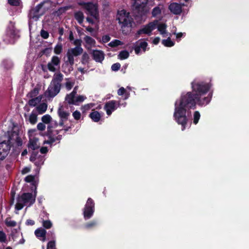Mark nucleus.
Instances as JSON below:
<instances>
[{"label":"nucleus","instance_id":"obj_1","mask_svg":"<svg viewBox=\"0 0 249 249\" xmlns=\"http://www.w3.org/2000/svg\"><path fill=\"white\" fill-rule=\"evenodd\" d=\"M197 98L192 92H183L179 100L175 103L173 117L176 122L181 125L182 130L185 129L188 121L186 113L187 111L196 108Z\"/></svg>","mask_w":249,"mask_h":249},{"label":"nucleus","instance_id":"obj_2","mask_svg":"<svg viewBox=\"0 0 249 249\" xmlns=\"http://www.w3.org/2000/svg\"><path fill=\"white\" fill-rule=\"evenodd\" d=\"M63 75L59 72L54 74L53 78L48 87L45 94L48 97L53 98L59 92L61 89V82L63 80Z\"/></svg>","mask_w":249,"mask_h":249},{"label":"nucleus","instance_id":"obj_3","mask_svg":"<svg viewBox=\"0 0 249 249\" xmlns=\"http://www.w3.org/2000/svg\"><path fill=\"white\" fill-rule=\"evenodd\" d=\"M210 83H207L203 81H193L191 83V86L193 93L198 97V96H202L210 90L211 87Z\"/></svg>","mask_w":249,"mask_h":249},{"label":"nucleus","instance_id":"obj_4","mask_svg":"<svg viewBox=\"0 0 249 249\" xmlns=\"http://www.w3.org/2000/svg\"><path fill=\"white\" fill-rule=\"evenodd\" d=\"M116 19L118 20V23L121 25L122 29L132 26L133 19L130 17L129 13L124 9L118 11Z\"/></svg>","mask_w":249,"mask_h":249},{"label":"nucleus","instance_id":"obj_5","mask_svg":"<svg viewBox=\"0 0 249 249\" xmlns=\"http://www.w3.org/2000/svg\"><path fill=\"white\" fill-rule=\"evenodd\" d=\"M78 5L82 6L86 9L90 15L93 17L95 19L99 18V14L98 10V6L97 4H94L92 2H80Z\"/></svg>","mask_w":249,"mask_h":249},{"label":"nucleus","instance_id":"obj_6","mask_svg":"<svg viewBox=\"0 0 249 249\" xmlns=\"http://www.w3.org/2000/svg\"><path fill=\"white\" fill-rule=\"evenodd\" d=\"M158 23V21L157 20H155L144 25L142 28L137 31L135 35V38L138 39L140 37V36L142 34H147L150 36L151 32L156 28Z\"/></svg>","mask_w":249,"mask_h":249},{"label":"nucleus","instance_id":"obj_7","mask_svg":"<svg viewBox=\"0 0 249 249\" xmlns=\"http://www.w3.org/2000/svg\"><path fill=\"white\" fill-rule=\"evenodd\" d=\"M5 142L9 144L10 148L15 146H21L22 145V141L19 136L18 133L15 131L11 132L9 135L8 140L5 141Z\"/></svg>","mask_w":249,"mask_h":249},{"label":"nucleus","instance_id":"obj_8","mask_svg":"<svg viewBox=\"0 0 249 249\" xmlns=\"http://www.w3.org/2000/svg\"><path fill=\"white\" fill-rule=\"evenodd\" d=\"M147 2L148 0H134L132 5L134 10L140 16L144 15Z\"/></svg>","mask_w":249,"mask_h":249},{"label":"nucleus","instance_id":"obj_9","mask_svg":"<svg viewBox=\"0 0 249 249\" xmlns=\"http://www.w3.org/2000/svg\"><path fill=\"white\" fill-rule=\"evenodd\" d=\"M17 201H20L25 204L29 202L30 205L33 204L36 200L35 197L31 193H23L21 196L18 195L17 197Z\"/></svg>","mask_w":249,"mask_h":249},{"label":"nucleus","instance_id":"obj_10","mask_svg":"<svg viewBox=\"0 0 249 249\" xmlns=\"http://www.w3.org/2000/svg\"><path fill=\"white\" fill-rule=\"evenodd\" d=\"M9 144L3 141L0 142V160H3L8 156L10 150Z\"/></svg>","mask_w":249,"mask_h":249},{"label":"nucleus","instance_id":"obj_11","mask_svg":"<svg viewBox=\"0 0 249 249\" xmlns=\"http://www.w3.org/2000/svg\"><path fill=\"white\" fill-rule=\"evenodd\" d=\"M57 113L60 118L59 125V126H63L64 122L68 119L70 113L65 111L63 106H61L59 107Z\"/></svg>","mask_w":249,"mask_h":249},{"label":"nucleus","instance_id":"obj_12","mask_svg":"<svg viewBox=\"0 0 249 249\" xmlns=\"http://www.w3.org/2000/svg\"><path fill=\"white\" fill-rule=\"evenodd\" d=\"M43 2H41L40 3L37 4L35 7L31 9L29 13V18L35 20L38 19L40 16L39 14V12L40 9L43 6Z\"/></svg>","mask_w":249,"mask_h":249},{"label":"nucleus","instance_id":"obj_13","mask_svg":"<svg viewBox=\"0 0 249 249\" xmlns=\"http://www.w3.org/2000/svg\"><path fill=\"white\" fill-rule=\"evenodd\" d=\"M116 103V101L111 100L105 104L104 109L106 110L107 115L110 116L112 114V112L117 108Z\"/></svg>","mask_w":249,"mask_h":249},{"label":"nucleus","instance_id":"obj_14","mask_svg":"<svg viewBox=\"0 0 249 249\" xmlns=\"http://www.w3.org/2000/svg\"><path fill=\"white\" fill-rule=\"evenodd\" d=\"M168 8L170 12L175 15H179L182 12V5L176 2L171 3Z\"/></svg>","mask_w":249,"mask_h":249},{"label":"nucleus","instance_id":"obj_15","mask_svg":"<svg viewBox=\"0 0 249 249\" xmlns=\"http://www.w3.org/2000/svg\"><path fill=\"white\" fill-rule=\"evenodd\" d=\"M212 93H209L207 97L203 98H201V96H198L196 99V104L199 106H206L208 105L211 101L212 98Z\"/></svg>","mask_w":249,"mask_h":249},{"label":"nucleus","instance_id":"obj_16","mask_svg":"<svg viewBox=\"0 0 249 249\" xmlns=\"http://www.w3.org/2000/svg\"><path fill=\"white\" fill-rule=\"evenodd\" d=\"M92 56L93 59L97 62H101L104 59V53L100 50H94Z\"/></svg>","mask_w":249,"mask_h":249},{"label":"nucleus","instance_id":"obj_17","mask_svg":"<svg viewBox=\"0 0 249 249\" xmlns=\"http://www.w3.org/2000/svg\"><path fill=\"white\" fill-rule=\"evenodd\" d=\"M38 139L36 137L32 139H30L28 147L29 149L33 150H35L38 149L40 147L39 144L38 143Z\"/></svg>","mask_w":249,"mask_h":249},{"label":"nucleus","instance_id":"obj_18","mask_svg":"<svg viewBox=\"0 0 249 249\" xmlns=\"http://www.w3.org/2000/svg\"><path fill=\"white\" fill-rule=\"evenodd\" d=\"M83 49L82 47H75L73 48L69 49L68 52L74 56H77L82 53Z\"/></svg>","mask_w":249,"mask_h":249},{"label":"nucleus","instance_id":"obj_19","mask_svg":"<svg viewBox=\"0 0 249 249\" xmlns=\"http://www.w3.org/2000/svg\"><path fill=\"white\" fill-rule=\"evenodd\" d=\"M94 212V209L91 208H86L84 207L83 215L85 219H89L90 218Z\"/></svg>","mask_w":249,"mask_h":249},{"label":"nucleus","instance_id":"obj_20","mask_svg":"<svg viewBox=\"0 0 249 249\" xmlns=\"http://www.w3.org/2000/svg\"><path fill=\"white\" fill-rule=\"evenodd\" d=\"M46 136L48 137V140L44 141L43 144L52 145L55 142L54 135H53V132L50 133V132L47 131Z\"/></svg>","mask_w":249,"mask_h":249},{"label":"nucleus","instance_id":"obj_21","mask_svg":"<svg viewBox=\"0 0 249 249\" xmlns=\"http://www.w3.org/2000/svg\"><path fill=\"white\" fill-rule=\"evenodd\" d=\"M35 234L37 237H42L43 241H45L46 235V231L45 229L38 228L35 231Z\"/></svg>","mask_w":249,"mask_h":249},{"label":"nucleus","instance_id":"obj_22","mask_svg":"<svg viewBox=\"0 0 249 249\" xmlns=\"http://www.w3.org/2000/svg\"><path fill=\"white\" fill-rule=\"evenodd\" d=\"M89 117L94 122H98L100 120L101 118L100 114L97 111H93L91 112L89 114Z\"/></svg>","mask_w":249,"mask_h":249},{"label":"nucleus","instance_id":"obj_23","mask_svg":"<svg viewBox=\"0 0 249 249\" xmlns=\"http://www.w3.org/2000/svg\"><path fill=\"white\" fill-rule=\"evenodd\" d=\"M74 17L77 22L81 24L84 20V16L82 12L79 11L74 13Z\"/></svg>","mask_w":249,"mask_h":249},{"label":"nucleus","instance_id":"obj_24","mask_svg":"<svg viewBox=\"0 0 249 249\" xmlns=\"http://www.w3.org/2000/svg\"><path fill=\"white\" fill-rule=\"evenodd\" d=\"M75 96L70 93L66 95L65 99L66 103L68 104L74 105V104H76L75 103Z\"/></svg>","mask_w":249,"mask_h":249},{"label":"nucleus","instance_id":"obj_25","mask_svg":"<svg viewBox=\"0 0 249 249\" xmlns=\"http://www.w3.org/2000/svg\"><path fill=\"white\" fill-rule=\"evenodd\" d=\"M41 97L40 96L32 98L29 100L28 105L31 107H35L37 104H38L41 101Z\"/></svg>","mask_w":249,"mask_h":249},{"label":"nucleus","instance_id":"obj_26","mask_svg":"<svg viewBox=\"0 0 249 249\" xmlns=\"http://www.w3.org/2000/svg\"><path fill=\"white\" fill-rule=\"evenodd\" d=\"M59 125V123L56 121L51 120L50 124L47 126V131L50 133L53 132V128L57 127Z\"/></svg>","mask_w":249,"mask_h":249},{"label":"nucleus","instance_id":"obj_27","mask_svg":"<svg viewBox=\"0 0 249 249\" xmlns=\"http://www.w3.org/2000/svg\"><path fill=\"white\" fill-rule=\"evenodd\" d=\"M47 108V105L46 103H42L36 107V109L39 114L44 113Z\"/></svg>","mask_w":249,"mask_h":249},{"label":"nucleus","instance_id":"obj_28","mask_svg":"<svg viewBox=\"0 0 249 249\" xmlns=\"http://www.w3.org/2000/svg\"><path fill=\"white\" fill-rule=\"evenodd\" d=\"M84 40L86 43V44L90 46H95V44L96 43L95 40L94 39H93L91 37L88 36H86L84 37Z\"/></svg>","mask_w":249,"mask_h":249},{"label":"nucleus","instance_id":"obj_29","mask_svg":"<svg viewBox=\"0 0 249 249\" xmlns=\"http://www.w3.org/2000/svg\"><path fill=\"white\" fill-rule=\"evenodd\" d=\"M162 44L165 47H171L175 45V43L171 40L170 37H168L166 39H163L162 40Z\"/></svg>","mask_w":249,"mask_h":249},{"label":"nucleus","instance_id":"obj_30","mask_svg":"<svg viewBox=\"0 0 249 249\" xmlns=\"http://www.w3.org/2000/svg\"><path fill=\"white\" fill-rule=\"evenodd\" d=\"M97 225V221L95 220H92L84 225V228L86 229H91Z\"/></svg>","mask_w":249,"mask_h":249},{"label":"nucleus","instance_id":"obj_31","mask_svg":"<svg viewBox=\"0 0 249 249\" xmlns=\"http://www.w3.org/2000/svg\"><path fill=\"white\" fill-rule=\"evenodd\" d=\"M129 56V53L128 51L126 50L122 51L120 52L118 57L121 60H124L127 58Z\"/></svg>","mask_w":249,"mask_h":249},{"label":"nucleus","instance_id":"obj_32","mask_svg":"<svg viewBox=\"0 0 249 249\" xmlns=\"http://www.w3.org/2000/svg\"><path fill=\"white\" fill-rule=\"evenodd\" d=\"M94 207L95 203L94 201L91 198L89 197L87 200L86 205H85V207H86V208H91L94 209Z\"/></svg>","mask_w":249,"mask_h":249},{"label":"nucleus","instance_id":"obj_33","mask_svg":"<svg viewBox=\"0 0 249 249\" xmlns=\"http://www.w3.org/2000/svg\"><path fill=\"white\" fill-rule=\"evenodd\" d=\"M123 44V43L121 41L118 39H114L113 41L109 42L108 45L109 46L114 48L116 47L119 45H122Z\"/></svg>","mask_w":249,"mask_h":249},{"label":"nucleus","instance_id":"obj_34","mask_svg":"<svg viewBox=\"0 0 249 249\" xmlns=\"http://www.w3.org/2000/svg\"><path fill=\"white\" fill-rule=\"evenodd\" d=\"M52 118L51 116L49 114H46L43 116L41 118L42 123L45 124H50Z\"/></svg>","mask_w":249,"mask_h":249},{"label":"nucleus","instance_id":"obj_35","mask_svg":"<svg viewBox=\"0 0 249 249\" xmlns=\"http://www.w3.org/2000/svg\"><path fill=\"white\" fill-rule=\"evenodd\" d=\"M89 54L86 52H85L82 55L81 62L82 64L85 65L89 63Z\"/></svg>","mask_w":249,"mask_h":249},{"label":"nucleus","instance_id":"obj_36","mask_svg":"<svg viewBox=\"0 0 249 249\" xmlns=\"http://www.w3.org/2000/svg\"><path fill=\"white\" fill-rule=\"evenodd\" d=\"M167 26L165 24H160L158 25V30L162 35L166 33Z\"/></svg>","mask_w":249,"mask_h":249},{"label":"nucleus","instance_id":"obj_37","mask_svg":"<svg viewBox=\"0 0 249 249\" xmlns=\"http://www.w3.org/2000/svg\"><path fill=\"white\" fill-rule=\"evenodd\" d=\"M86 99V97L83 95H78L77 97H75V103L76 104H74L75 106L79 105L80 103L83 102Z\"/></svg>","mask_w":249,"mask_h":249},{"label":"nucleus","instance_id":"obj_38","mask_svg":"<svg viewBox=\"0 0 249 249\" xmlns=\"http://www.w3.org/2000/svg\"><path fill=\"white\" fill-rule=\"evenodd\" d=\"M5 224L7 227H14L16 226L17 223L15 221L11 220L10 218H7L5 220Z\"/></svg>","mask_w":249,"mask_h":249},{"label":"nucleus","instance_id":"obj_39","mask_svg":"<svg viewBox=\"0 0 249 249\" xmlns=\"http://www.w3.org/2000/svg\"><path fill=\"white\" fill-rule=\"evenodd\" d=\"M67 56L68 57V61L66 62H69L71 65V67H72L74 63V56L72 54H71L70 53L67 52ZM72 69V67H71Z\"/></svg>","mask_w":249,"mask_h":249},{"label":"nucleus","instance_id":"obj_40","mask_svg":"<svg viewBox=\"0 0 249 249\" xmlns=\"http://www.w3.org/2000/svg\"><path fill=\"white\" fill-rule=\"evenodd\" d=\"M62 46L61 43L57 44L54 48V53L56 54H60L62 52Z\"/></svg>","mask_w":249,"mask_h":249},{"label":"nucleus","instance_id":"obj_41","mask_svg":"<svg viewBox=\"0 0 249 249\" xmlns=\"http://www.w3.org/2000/svg\"><path fill=\"white\" fill-rule=\"evenodd\" d=\"M161 14V9L159 6H156L153 8L152 11V15L155 17Z\"/></svg>","mask_w":249,"mask_h":249},{"label":"nucleus","instance_id":"obj_42","mask_svg":"<svg viewBox=\"0 0 249 249\" xmlns=\"http://www.w3.org/2000/svg\"><path fill=\"white\" fill-rule=\"evenodd\" d=\"M29 121L32 124H36L37 122V115L32 112L29 116Z\"/></svg>","mask_w":249,"mask_h":249},{"label":"nucleus","instance_id":"obj_43","mask_svg":"<svg viewBox=\"0 0 249 249\" xmlns=\"http://www.w3.org/2000/svg\"><path fill=\"white\" fill-rule=\"evenodd\" d=\"M200 114L199 111H195V112L194 113L193 123L195 124H196L198 123V121L200 119Z\"/></svg>","mask_w":249,"mask_h":249},{"label":"nucleus","instance_id":"obj_44","mask_svg":"<svg viewBox=\"0 0 249 249\" xmlns=\"http://www.w3.org/2000/svg\"><path fill=\"white\" fill-rule=\"evenodd\" d=\"M51 62L55 66H58L60 63V60L57 56H53L52 58Z\"/></svg>","mask_w":249,"mask_h":249},{"label":"nucleus","instance_id":"obj_45","mask_svg":"<svg viewBox=\"0 0 249 249\" xmlns=\"http://www.w3.org/2000/svg\"><path fill=\"white\" fill-rule=\"evenodd\" d=\"M70 8L71 6H66L64 7H60L57 11V15H60L62 14L63 13H65L67 10L69 9Z\"/></svg>","mask_w":249,"mask_h":249},{"label":"nucleus","instance_id":"obj_46","mask_svg":"<svg viewBox=\"0 0 249 249\" xmlns=\"http://www.w3.org/2000/svg\"><path fill=\"white\" fill-rule=\"evenodd\" d=\"M38 92L39 89L37 88H35L28 93V95L30 97L33 98V97L36 96L38 94Z\"/></svg>","mask_w":249,"mask_h":249},{"label":"nucleus","instance_id":"obj_47","mask_svg":"<svg viewBox=\"0 0 249 249\" xmlns=\"http://www.w3.org/2000/svg\"><path fill=\"white\" fill-rule=\"evenodd\" d=\"M21 2L20 0H8V3L12 6H18Z\"/></svg>","mask_w":249,"mask_h":249},{"label":"nucleus","instance_id":"obj_48","mask_svg":"<svg viewBox=\"0 0 249 249\" xmlns=\"http://www.w3.org/2000/svg\"><path fill=\"white\" fill-rule=\"evenodd\" d=\"M42 226L45 229H49L52 227V223L50 220H43Z\"/></svg>","mask_w":249,"mask_h":249},{"label":"nucleus","instance_id":"obj_49","mask_svg":"<svg viewBox=\"0 0 249 249\" xmlns=\"http://www.w3.org/2000/svg\"><path fill=\"white\" fill-rule=\"evenodd\" d=\"M47 249H56L55 243L54 240L49 241L48 243Z\"/></svg>","mask_w":249,"mask_h":249},{"label":"nucleus","instance_id":"obj_50","mask_svg":"<svg viewBox=\"0 0 249 249\" xmlns=\"http://www.w3.org/2000/svg\"><path fill=\"white\" fill-rule=\"evenodd\" d=\"M40 36L44 39H47L49 36V34L48 31L42 29L40 31Z\"/></svg>","mask_w":249,"mask_h":249},{"label":"nucleus","instance_id":"obj_51","mask_svg":"<svg viewBox=\"0 0 249 249\" xmlns=\"http://www.w3.org/2000/svg\"><path fill=\"white\" fill-rule=\"evenodd\" d=\"M72 116L75 120H79L81 116V113L78 110H76L72 113Z\"/></svg>","mask_w":249,"mask_h":249},{"label":"nucleus","instance_id":"obj_52","mask_svg":"<svg viewBox=\"0 0 249 249\" xmlns=\"http://www.w3.org/2000/svg\"><path fill=\"white\" fill-rule=\"evenodd\" d=\"M6 240V236L5 233L2 231H0V242H5Z\"/></svg>","mask_w":249,"mask_h":249},{"label":"nucleus","instance_id":"obj_53","mask_svg":"<svg viewBox=\"0 0 249 249\" xmlns=\"http://www.w3.org/2000/svg\"><path fill=\"white\" fill-rule=\"evenodd\" d=\"M121 68V65L119 63H116L111 66V70L113 71H118Z\"/></svg>","mask_w":249,"mask_h":249},{"label":"nucleus","instance_id":"obj_54","mask_svg":"<svg viewBox=\"0 0 249 249\" xmlns=\"http://www.w3.org/2000/svg\"><path fill=\"white\" fill-rule=\"evenodd\" d=\"M24 206V204L20 201H17L15 205L16 210L19 211L21 210Z\"/></svg>","mask_w":249,"mask_h":249},{"label":"nucleus","instance_id":"obj_55","mask_svg":"<svg viewBox=\"0 0 249 249\" xmlns=\"http://www.w3.org/2000/svg\"><path fill=\"white\" fill-rule=\"evenodd\" d=\"M35 179V176L32 175H28L25 177L24 180L28 183L33 181Z\"/></svg>","mask_w":249,"mask_h":249},{"label":"nucleus","instance_id":"obj_56","mask_svg":"<svg viewBox=\"0 0 249 249\" xmlns=\"http://www.w3.org/2000/svg\"><path fill=\"white\" fill-rule=\"evenodd\" d=\"M55 65H53L52 62H50L48 64V69L50 71L54 72L56 71V69L54 67Z\"/></svg>","mask_w":249,"mask_h":249},{"label":"nucleus","instance_id":"obj_57","mask_svg":"<svg viewBox=\"0 0 249 249\" xmlns=\"http://www.w3.org/2000/svg\"><path fill=\"white\" fill-rule=\"evenodd\" d=\"M37 128L38 130L44 131L46 128L45 124L43 123H39L37 125Z\"/></svg>","mask_w":249,"mask_h":249},{"label":"nucleus","instance_id":"obj_58","mask_svg":"<svg viewBox=\"0 0 249 249\" xmlns=\"http://www.w3.org/2000/svg\"><path fill=\"white\" fill-rule=\"evenodd\" d=\"M138 46L141 49L142 48V49L143 52H145L146 51V48L148 46V43L145 41H143L141 42L140 45Z\"/></svg>","mask_w":249,"mask_h":249},{"label":"nucleus","instance_id":"obj_59","mask_svg":"<svg viewBox=\"0 0 249 249\" xmlns=\"http://www.w3.org/2000/svg\"><path fill=\"white\" fill-rule=\"evenodd\" d=\"M6 34L9 35L10 37H14L15 35V32L14 30L9 29L7 30Z\"/></svg>","mask_w":249,"mask_h":249},{"label":"nucleus","instance_id":"obj_60","mask_svg":"<svg viewBox=\"0 0 249 249\" xmlns=\"http://www.w3.org/2000/svg\"><path fill=\"white\" fill-rule=\"evenodd\" d=\"M110 40V37L108 35H104L102 36V41L104 43L109 42Z\"/></svg>","mask_w":249,"mask_h":249},{"label":"nucleus","instance_id":"obj_61","mask_svg":"<svg viewBox=\"0 0 249 249\" xmlns=\"http://www.w3.org/2000/svg\"><path fill=\"white\" fill-rule=\"evenodd\" d=\"M74 85V83L71 82H67L66 83V88L68 90H70L72 89Z\"/></svg>","mask_w":249,"mask_h":249},{"label":"nucleus","instance_id":"obj_62","mask_svg":"<svg viewBox=\"0 0 249 249\" xmlns=\"http://www.w3.org/2000/svg\"><path fill=\"white\" fill-rule=\"evenodd\" d=\"M125 92V89L124 87H121L118 90L117 93L119 95H123Z\"/></svg>","mask_w":249,"mask_h":249},{"label":"nucleus","instance_id":"obj_63","mask_svg":"<svg viewBox=\"0 0 249 249\" xmlns=\"http://www.w3.org/2000/svg\"><path fill=\"white\" fill-rule=\"evenodd\" d=\"M81 43H82V40L81 39H76L75 40H74L73 43L74 45H75L76 46V47H81Z\"/></svg>","mask_w":249,"mask_h":249},{"label":"nucleus","instance_id":"obj_64","mask_svg":"<svg viewBox=\"0 0 249 249\" xmlns=\"http://www.w3.org/2000/svg\"><path fill=\"white\" fill-rule=\"evenodd\" d=\"M35 224V222L32 219H27L25 222V224L27 226H33Z\"/></svg>","mask_w":249,"mask_h":249}]
</instances>
